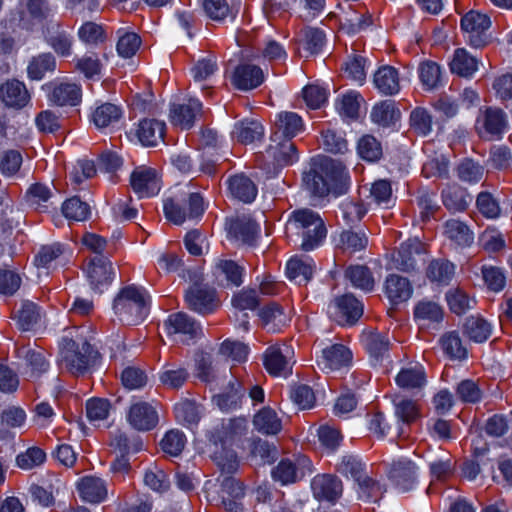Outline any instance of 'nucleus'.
I'll return each mask as SVG.
<instances>
[{"mask_svg": "<svg viewBox=\"0 0 512 512\" xmlns=\"http://www.w3.org/2000/svg\"><path fill=\"white\" fill-rule=\"evenodd\" d=\"M62 212L69 220L85 221L90 215V207L78 197H72L63 203Z\"/></svg>", "mask_w": 512, "mask_h": 512, "instance_id": "680f3d73", "label": "nucleus"}, {"mask_svg": "<svg viewBox=\"0 0 512 512\" xmlns=\"http://www.w3.org/2000/svg\"><path fill=\"white\" fill-rule=\"evenodd\" d=\"M18 357L23 358L26 362L29 371L26 373L31 378L39 377L45 373L49 368V363L41 351H36L30 348L22 347L17 351Z\"/></svg>", "mask_w": 512, "mask_h": 512, "instance_id": "58836bf2", "label": "nucleus"}, {"mask_svg": "<svg viewBox=\"0 0 512 512\" xmlns=\"http://www.w3.org/2000/svg\"><path fill=\"white\" fill-rule=\"evenodd\" d=\"M126 419L130 426L138 431H149L158 423L156 409L147 402L138 401L129 407Z\"/></svg>", "mask_w": 512, "mask_h": 512, "instance_id": "ddd939ff", "label": "nucleus"}, {"mask_svg": "<svg viewBox=\"0 0 512 512\" xmlns=\"http://www.w3.org/2000/svg\"><path fill=\"white\" fill-rule=\"evenodd\" d=\"M204 212V201L199 193L182 192L164 201L166 218L176 225L195 219Z\"/></svg>", "mask_w": 512, "mask_h": 512, "instance_id": "39448f33", "label": "nucleus"}, {"mask_svg": "<svg viewBox=\"0 0 512 512\" xmlns=\"http://www.w3.org/2000/svg\"><path fill=\"white\" fill-rule=\"evenodd\" d=\"M345 277L351 282L353 287L365 292L372 291L375 285V280L371 271L364 265L348 267L345 271Z\"/></svg>", "mask_w": 512, "mask_h": 512, "instance_id": "a19ab883", "label": "nucleus"}, {"mask_svg": "<svg viewBox=\"0 0 512 512\" xmlns=\"http://www.w3.org/2000/svg\"><path fill=\"white\" fill-rule=\"evenodd\" d=\"M414 316L423 323L440 322L443 319V310L436 302L423 300L415 306Z\"/></svg>", "mask_w": 512, "mask_h": 512, "instance_id": "13d9d810", "label": "nucleus"}, {"mask_svg": "<svg viewBox=\"0 0 512 512\" xmlns=\"http://www.w3.org/2000/svg\"><path fill=\"white\" fill-rule=\"evenodd\" d=\"M490 26L489 16L477 11H470L461 19V28L466 34L468 43L474 48H481L489 43Z\"/></svg>", "mask_w": 512, "mask_h": 512, "instance_id": "423d86ee", "label": "nucleus"}, {"mask_svg": "<svg viewBox=\"0 0 512 512\" xmlns=\"http://www.w3.org/2000/svg\"><path fill=\"white\" fill-rule=\"evenodd\" d=\"M315 269L314 262L311 259L291 258L287 262V277L295 283L301 285L306 284L313 275Z\"/></svg>", "mask_w": 512, "mask_h": 512, "instance_id": "c9c22d12", "label": "nucleus"}, {"mask_svg": "<svg viewBox=\"0 0 512 512\" xmlns=\"http://www.w3.org/2000/svg\"><path fill=\"white\" fill-rule=\"evenodd\" d=\"M202 7L206 16L217 22L233 21L238 13L232 0H202Z\"/></svg>", "mask_w": 512, "mask_h": 512, "instance_id": "393cba45", "label": "nucleus"}, {"mask_svg": "<svg viewBox=\"0 0 512 512\" xmlns=\"http://www.w3.org/2000/svg\"><path fill=\"white\" fill-rule=\"evenodd\" d=\"M395 381L402 389H421L426 384L425 370L420 364L404 367L396 375Z\"/></svg>", "mask_w": 512, "mask_h": 512, "instance_id": "7c9ffc66", "label": "nucleus"}, {"mask_svg": "<svg viewBox=\"0 0 512 512\" xmlns=\"http://www.w3.org/2000/svg\"><path fill=\"white\" fill-rule=\"evenodd\" d=\"M456 171L458 178L466 183H477L484 175V167L469 158L462 160Z\"/></svg>", "mask_w": 512, "mask_h": 512, "instance_id": "bf43d9fd", "label": "nucleus"}, {"mask_svg": "<svg viewBox=\"0 0 512 512\" xmlns=\"http://www.w3.org/2000/svg\"><path fill=\"white\" fill-rule=\"evenodd\" d=\"M446 300L450 310L458 315L471 309L475 303L473 298L469 297L465 291L459 288L448 291Z\"/></svg>", "mask_w": 512, "mask_h": 512, "instance_id": "0e129e2a", "label": "nucleus"}, {"mask_svg": "<svg viewBox=\"0 0 512 512\" xmlns=\"http://www.w3.org/2000/svg\"><path fill=\"white\" fill-rule=\"evenodd\" d=\"M443 205L452 212H463L472 202V196L466 189L454 184L442 191Z\"/></svg>", "mask_w": 512, "mask_h": 512, "instance_id": "bb28decb", "label": "nucleus"}, {"mask_svg": "<svg viewBox=\"0 0 512 512\" xmlns=\"http://www.w3.org/2000/svg\"><path fill=\"white\" fill-rule=\"evenodd\" d=\"M294 350L286 344H276L269 347L264 355V365L274 376L286 377L291 373Z\"/></svg>", "mask_w": 512, "mask_h": 512, "instance_id": "6e6552de", "label": "nucleus"}, {"mask_svg": "<svg viewBox=\"0 0 512 512\" xmlns=\"http://www.w3.org/2000/svg\"><path fill=\"white\" fill-rule=\"evenodd\" d=\"M201 109L202 104L197 99H189L187 104H173L170 109L171 123L181 129H189Z\"/></svg>", "mask_w": 512, "mask_h": 512, "instance_id": "a211bd4d", "label": "nucleus"}, {"mask_svg": "<svg viewBox=\"0 0 512 512\" xmlns=\"http://www.w3.org/2000/svg\"><path fill=\"white\" fill-rule=\"evenodd\" d=\"M81 99V88L75 83H60L54 86L50 100L59 106L77 105Z\"/></svg>", "mask_w": 512, "mask_h": 512, "instance_id": "e433bc0d", "label": "nucleus"}, {"mask_svg": "<svg viewBox=\"0 0 512 512\" xmlns=\"http://www.w3.org/2000/svg\"><path fill=\"white\" fill-rule=\"evenodd\" d=\"M228 188L234 198L244 203H251L257 195L256 185L244 174L230 177L228 179Z\"/></svg>", "mask_w": 512, "mask_h": 512, "instance_id": "c756f323", "label": "nucleus"}, {"mask_svg": "<svg viewBox=\"0 0 512 512\" xmlns=\"http://www.w3.org/2000/svg\"><path fill=\"white\" fill-rule=\"evenodd\" d=\"M77 489L82 500L93 504L104 501L107 496L105 482L94 476L82 478L77 484Z\"/></svg>", "mask_w": 512, "mask_h": 512, "instance_id": "b1692460", "label": "nucleus"}, {"mask_svg": "<svg viewBox=\"0 0 512 512\" xmlns=\"http://www.w3.org/2000/svg\"><path fill=\"white\" fill-rule=\"evenodd\" d=\"M416 467L411 461H399L390 470V478L401 491H408L415 482Z\"/></svg>", "mask_w": 512, "mask_h": 512, "instance_id": "473e14b6", "label": "nucleus"}, {"mask_svg": "<svg viewBox=\"0 0 512 512\" xmlns=\"http://www.w3.org/2000/svg\"><path fill=\"white\" fill-rule=\"evenodd\" d=\"M165 123L156 119H143L138 124L137 137L145 146H156L163 141Z\"/></svg>", "mask_w": 512, "mask_h": 512, "instance_id": "a878e982", "label": "nucleus"}, {"mask_svg": "<svg viewBox=\"0 0 512 512\" xmlns=\"http://www.w3.org/2000/svg\"><path fill=\"white\" fill-rule=\"evenodd\" d=\"M475 128L482 138L491 139L500 136L508 128L506 113L497 107H487L480 110Z\"/></svg>", "mask_w": 512, "mask_h": 512, "instance_id": "0eeeda50", "label": "nucleus"}, {"mask_svg": "<svg viewBox=\"0 0 512 512\" xmlns=\"http://www.w3.org/2000/svg\"><path fill=\"white\" fill-rule=\"evenodd\" d=\"M264 80L260 67L252 64L239 65L233 74L232 84L240 90H250L258 87Z\"/></svg>", "mask_w": 512, "mask_h": 512, "instance_id": "aec40b11", "label": "nucleus"}, {"mask_svg": "<svg viewBox=\"0 0 512 512\" xmlns=\"http://www.w3.org/2000/svg\"><path fill=\"white\" fill-rule=\"evenodd\" d=\"M150 296L147 291L136 285L123 287L116 295L113 310L120 322L137 325L144 321L149 313Z\"/></svg>", "mask_w": 512, "mask_h": 512, "instance_id": "7ed1b4c3", "label": "nucleus"}, {"mask_svg": "<svg viewBox=\"0 0 512 512\" xmlns=\"http://www.w3.org/2000/svg\"><path fill=\"white\" fill-rule=\"evenodd\" d=\"M335 306L339 313L351 323H354L363 314L362 304L351 294L337 298Z\"/></svg>", "mask_w": 512, "mask_h": 512, "instance_id": "09e8293b", "label": "nucleus"}, {"mask_svg": "<svg viewBox=\"0 0 512 512\" xmlns=\"http://www.w3.org/2000/svg\"><path fill=\"white\" fill-rule=\"evenodd\" d=\"M17 323L21 330L32 329L41 319V311L33 302H24L16 314Z\"/></svg>", "mask_w": 512, "mask_h": 512, "instance_id": "864d4df0", "label": "nucleus"}, {"mask_svg": "<svg viewBox=\"0 0 512 512\" xmlns=\"http://www.w3.org/2000/svg\"><path fill=\"white\" fill-rule=\"evenodd\" d=\"M360 101V94L350 91L337 98L336 109L342 117L355 119L358 117Z\"/></svg>", "mask_w": 512, "mask_h": 512, "instance_id": "3c124183", "label": "nucleus"}, {"mask_svg": "<svg viewBox=\"0 0 512 512\" xmlns=\"http://www.w3.org/2000/svg\"><path fill=\"white\" fill-rule=\"evenodd\" d=\"M357 150L360 157L368 162H376L382 156V146L380 142L371 135H365L360 138Z\"/></svg>", "mask_w": 512, "mask_h": 512, "instance_id": "052dcab7", "label": "nucleus"}, {"mask_svg": "<svg viewBox=\"0 0 512 512\" xmlns=\"http://www.w3.org/2000/svg\"><path fill=\"white\" fill-rule=\"evenodd\" d=\"M275 127L276 131L274 134L280 136L281 139L291 140L303 131L304 124L302 118L297 113L285 111L278 114Z\"/></svg>", "mask_w": 512, "mask_h": 512, "instance_id": "cd10ccee", "label": "nucleus"}, {"mask_svg": "<svg viewBox=\"0 0 512 512\" xmlns=\"http://www.w3.org/2000/svg\"><path fill=\"white\" fill-rule=\"evenodd\" d=\"M186 445V437L179 430L168 431L161 441L164 453L176 457L181 454Z\"/></svg>", "mask_w": 512, "mask_h": 512, "instance_id": "338daca9", "label": "nucleus"}, {"mask_svg": "<svg viewBox=\"0 0 512 512\" xmlns=\"http://www.w3.org/2000/svg\"><path fill=\"white\" fill-rule=\"evenodd\" d=\"M368 245V238L362 231L345 230L340 234L339 247L348 253H355L365 249Z\"/></svg>", "mask_w": 512, "mask_h": 512, "instance_id": "5fc2aeb1", "label": "nucleus"}, {"mask_svg": "<svg viewBox=\"0 0 512 512\" xmlns=\"http://www.w3.org/2000/svg\"><path fill=\"white\" fill-rule=\"evenodd\" d=\"M444 353L451 359L462 360L467 357V350L456 332H448L440 339Z\"/></svg>", "mask_w": 512, "mask_h": 512, "instance_id": "6e6d98bb", "label": "nucleus"}, {"mask_svg": "<svg viewBox=\"0 0 512 512\" xmlns=\"http://www.w3.org/2000/svg\"><path fill=\"white\" fill-rule=\"evenodd\" d=\"M351 361V351L342 344H333L322 349L321 355L317 357L318 366L327 372L347 367Z\"/></svg>", "mask_w": 512, "mask_h": 512, "instance_id": "4468645a", "label": "nucleus"}, {"mask_svg": "<svg viewBox=\"0 0 512 512\" xmlns=\"http://www.w3.org/2000/svg\"><path fill=\"white\" fill-rule=\"evenodd\" d=\"M227 230L236 240L244 244L252 245L259 234V225L248 216H240L231 219L228 223Z\"/></svg>", "mask_w": 512, "mask_h": 512, "instance_id": "6ab92c4d", "label": "nucleus"}, {"mask_svg": "<svg viewBox=\"0 0 512 512\" xmlns=\"http://www.w3.org/2000/svg\"><path fill=\"white\" fill-rule=\"evenodd\" d=\"M361 341L366 351L375 362H379L388 354L390 340L385 333L365 330L361 335Z\"/></svg>", "mask_w": 512, "mask_h": 512, "instance_id": "4be33fe9", "label": "nucleus"}, {"mask_svg": "<svg viewBox=\"0 0 512 512\" xmlns=\"http://www.w3.org/2000/svg\"><path fill=\"white\" fill-rule=\"evenodd\" d=\"M303 186L312 195L325 197L330 193L339 196L348 191L350 177L346 167L328 157L316 159L311 169L303 174Z\"/></svg>", "mask_w": 512, "mask_h": 512, "instance_id": "f257e3e1", "label": "nucleus"}, {"mask_svg": "<svg viewBox=\"0 0 512 512\" xmlns=\"http://www.w3.org/2000/svg\"><path fill=\"white\" fill-rule=\"evenodd\" d=\"M400 116L399 110L396 108L394 101L384 100L372 108L371 120L383 127H388L398 120Z\"/></svg>", "mask_w": 512, "mask_h": 512, "instance_id": "ea45409f", "label": "nucleus"}, {"mask_svg": "<svg viewBox=\"0 0 512 512\" xmlns=\"http://www.w3.org/2000/svg\"><path fill=\"white\" fill-rule=\"evenodd\" d=\"M185 302L191 310L201 315L214 312L219 305L216 291L202 284H194L188 288L185 293Z\"/></svg>", "mask_w": 512, "mask_h": 512, "instance_id": "1a4fd4ad", "label": "nucleus"}, {"mask_svg": "<svg viewBox=\"0 0 512 512\" xmlns=\"http://www.w3.org/2000/svg\"><path fill=\"white\" fill-rule=\"evenodd\" d=\"M227 391L214 396L217 406L223 411L236 409L240 406L245 395V390L236 378H233L227 387Z\"/></svg>", "mask_w": 512, "mask_h": 512, "instance_id": "f704fd0d", "label": "nucleus"}, {"mask_svg": "<svg viewBox=\"0 0 512 512\" xmlns=\"http://www.w3.org/2000/svg\"><path fill=\"white\" fill-rule=\"evenodd\" d=\"M254 428L265 435H276L282 429V421L275 410L264 407L255 414L253 419Z\"/></svg>", "mask_w": 512, "mask_h": 512, "instance_id": "2f4dec72", "label": "nucleus"}, {"mask_svg": "<svg viewBox=\"0 0 512 512\" xmlns=\"http://www.w3.org/2000/svg\"><path fill=\"white\" fill-rule=\"evenodd\" d=\"M426 274L431 282L447 285L455 275V265L446 259H434L429 263Z\"/></svg>", "mask_w": 512, "mask_h": 512, "instance_id": "4c0bfd02", "label": "nucleus"}, {"mask_svg": "<svg viewBox=\"0 0 512 512\" xmlns=\"http://www.w3.org/2000/svg\"><path fill=\"white\" fill-rule=\"evenodd\" d=\"M413 289L407 278L391 274L385 282V293L388 299L394 303L407 301L412 295Z\"/></svg>", "mask_w": 512, "mask_h": 512, "instance_id": "c85d7f7f", "label": "nucleus"}, {"mask_svg": "<svg viewBox=\"0 0 512 512\" xmlns=\"http://www.w3.org/2000/svg\"><path fill=\"white\" fill-rule=\"evenodd\" d=\"M340 211L345 224L352 226L361 221L367 209L364 207L363 203L359 201L345 199L340 204Z\"/></svg>", "mask_w": 512, "mask_h": 512, "instance_id": "e2e57ef3", "label": "nucleus"}, {"mask_svg": "<svg viewBox=\"0 0 512 512\" xmlns=\"http://www.w3.org/2000/svg\"><path fill=\"white\" fill-rule=\"evenodd\" d=\"M373 83L379 93L391 96L400 91V78L396 68L384 65L378 68L373 75Z\"/></svg>", "mask_w": 512, "mask_h": 512, "instance_id": "412c9836", "label": "nucleus"}, {"mask_svg": "<svg viewBox=\"0 0 512 512\" xmlns=\"http://www.w3.org/2000/svg\"><path fill=\"white\" fill-rule=\"evenodd\" d=\"M259 316L265 327L271 331H277L284 326L288 318L283 312L282 308L276 304L271 303L259 311Z\"/></svg>", "mask_w": 512, "mask_h": 512, "instance_id": "de8ad7c7", "label": "nucleus"}, {"mask_svg": "<svg viewBox=\"0 0 512 512\" xmlns=\"http://www.w3.org/2000/svg\"><path fill=\"white\" fill-rule=\"evenodd\" d=\"M168 334H182L192 340L202 336V327L184 312L171 314L164 323Z\"/></svg>", "mask_w": 512, "mask_h": 512, "instance_id": "dca6fc26", "label": "nucleus"}, {"mask_svg": "<svg viewBox=\"0 0 512 512\" xmlns=\"http://www.w3.org/2000/svg\"><path fill=\"white\" fill-rule=\"evenodd\" d=\"M96 352L86 340L64 338L61 343L58 364L62 370L79 376L86 373L96 357Z\"/></svg>", "mask_w": 512, "mask_h": 512, "instance_id": "20e7f679", "label": "nucleus"}, {"mask_svg": "<svg viewBox=\"0 0 512 512\" xmlns=\"http://www.w3.org/2000/svg\"><path fill=\"white\" fill-rule=\"evenodd\" d=\"M337 471L343 476L357 481L366 474V465L356 455H344L337 465Z\"/></svg>", "mask_w": 512, "mask_h": 512, "instance_id": "8fccbe9b", "label": "nucleus"}, {"mask_svg": "<svg viewBox=\"0 0 512 512\" xmlns=\"http://www.w3.org/2000/svg\"><path fill=\"white\" fill-rule=\"evenodd\" d=\"M444 234L459 247L470 246L474 239L470 228L458 219H450L445 222Z\"/></svg>", "mask_w": 512, "mask_h": 512, "instance_id": "72a5a7b5", "label": "nucleus"}, {"mask_svg": "<svg viewBox=\"0 0 512 512\" xmlns=\"http://www.w3.org/2000/svg\"><path fill=\"white\" fill-rule=\"evenodd\" d=\"M264 158L268 165L272 164L274 167L291 165L298 159L297 149L291 140L281 139L277 134H273Z\"/></svg>", "mask_w": 512, "mask_h": 512, "instance_id": "9d476101", "label": "nucleus"}, {"mask_svg": "<svg viewBox=\"0 0 512 512\" xmlns=\"http://www.w3.org/2000/svg\"><path fill=\"white\" fill-rule=\"evenodd\" d=\"M133 191L140 197H151L160 191V180L155 169L140 166L134 169L130 177Z\"/></svg>", "mask_w": 512, "mask_h": 512, "instance_id": "f8f14e48", "label": "nucleus"}, {"mask_svg": "<svg viewBox=\"0 0 512 512\" xmlns=\"http://www.w3.org/2000/svg\"><path fill=\"white\" fill-rule=\"evenodd\" d=\"M317 435L320 444L329 452H334L343 440L340 430L327 424L318 428Z\"/></svg>", "mask_w": 512, "mask_h": 512, "instance_id": "774afa93", "label": "nucleus"}, {"mask_svg": "<svg viewBox=\"0 0 512 512\" xmlns=\"http://www.w3.org/2000/svg\"><path fill=\"white\" fill-rule=\"evenodd\" d=\"M418 247L411 243H403L393 255L392 267L401 271H411L416 267L415 254Z\"/></svg>", "mask_w": 512, "mask_h": 512, "instance_id": "a18cd8bd", "label": "nucleus"}, {"mask_svg": "<svg viewBox=\"0 0 512 512\" xmlns=\"http://www.w3.org/2000/svg\"><path fill=\"white\" fill-rule=\"evenodd\" d=\"M56 61L52 54L44 53L34 57L28 67V77L32 80H41L46 72L54 71Z\"/></svg>", "mask_w": 512, "mask_h": 512, "instance_id": "49530a36", "label": "nucleus"}, {"mask_svg": "<svg viewBox=\"0 0 512 512\" xmlns=\"http://www.w3.org/2000/svg\"><path fill=\"white\" fill-rule=\"evenodd\" d=\"M395 415L402 424H411L420 417V407L416 401L401 398L394 400Z\"/></svg>", "mask_w": 512, "mask_h": 512, "instance_id": "603ef678", "label": "nucleus"}, {"mask_svg": "<svg viewBox=\"0 0 512 512\" xmlns=\"http://www.w3.org/2000/svg\"><path fill=\"white\" fill-rule=\"evenodd\" d=\"M311 489L316 499L335 502L342 494V482L335 476L317 475L311 482Z\"/></svg>", "mask_w": 512, "mask_h": 512, "instance_id": "f3484780", "label": "nucleus"}, {"mask_svg": "<svg viewBox=\"0 0 512 512\" xmlns=\"http://www.w3.org/2000/svg\"><path fill=\"white\" fill-rule=\"evenodd\" d=\"M370 197L379 206L389 208L394 204L391 184L387 180H378L372 184Z\"/></svg>", "mask_w": 512, "mask_h": 512, "instance_id": "69168bd1", "label": "nucleus"}, {"mask_svg": "<svg viewBox=\"0 0 512 512\" xmlns=\"http://www.w3.org/2000/svg\"><path fill=\"white\" fill-rule=\"evenodd\" d=\"M285 233L289 242L301 243V249L309 252L324 242L327 229L317 212L303 208L290 214L286 222Z\"/></svg>", "mask_w": 512, "mask_h": 512, "instance_id": "f03ea898", "label": "nucleus"}, {"mask_svg": "<svg viewBox=\"0 0 512 512\" xmlns=\"http://www.w3.org/2000/svg\"><path fill=\"white\" fill-rule=\"evenodd\" d=\"M0 100L6 107L19 110L29 104L31 96L23 82L13 79L0 86Z\"/></svg>", "mask_w": 512, "mask_h": 512, "instance_id": "2eb2a0df", "label": "nucleus"}, {"mask_svg": "<svg viewBox=\"0 0 512 512\" xmlns=\"http://www.w3.org/2000/svg\"><path fill=\"white\" fill-rule=\"evenodd\" d=\"M449 68L453 74L463 78H471L479 68V60L466 49L458 48L453 53Z\"/></svg>", "mask_w": 512, "mask_h": 512, "instance_id": "5701e85b", "label": "nucleus"}, {"mask_svg": "<svg viewBox=\"0 0 512 512\" xmlns=\"http://www.w3.org/2000/svg\"><path fill=\"white\" fill-rule=\"evenodd\" d=\"M264 134L263 126L257 121H242L237 123L232 132L233 137L242 144H250L260 139Z\"/></svg>", "mask_w": 512, "mask_h": 512, "instance_id": "37998d69", "label": "nucleus"}, {"mask_svg": "<svg viewBox=\"0 0 512 512\" xmlns=\"http://www.w3.org/2000/svg\"><path fill=\"white\" fill-rule=\"evenodd\" d=\"M122 117V110L112 103H104L98 106L92 114V120L98 128L113 126Z\"/></svg>", "mask_w": 512, "mask_h": 512, "instance_id": "c03bdc74", "label": "nucleus"}, {"mask_svg": "<svg viewBox=\"0 0 512 512\" xmlns=\"http://www.w3.org/2000/svg\"><path fill=\"white\" fill-rule=\"evenodd\" d=\"M85 272L92 289L99 292L107 288L114 277L112 263L103 255L93 257L88 263Z\"/></svg>", "mask_w": 512, "mask_h": 512, "instance_id": "9b49d317", "label": "nucleus"}, {"mask_svg": "<svg viewBox=\"0 0 512 512\" xmlns=\"http://www.w3.org/2000/svg\"><path fill=\"white\" fill-rule=\"evenodd\" d=\"M272 477L275 481L283 485L295 483L303 477L297 466L290 460H282L272 471Z\"/></svg>", "mask_w": 512, "mask_h": 512, "instance_id": "4d7b16f0", "label": "nucleus"}, {"mask_svg": "<svg viewBox=\"0 0 512 512\" xmlns=\"http://www.w3.org/2000/svg\"><path fill=\"white\" fill-rule=\"evenodd\" d=\"M491 325L483 318L470 316L464 324V334L476 343L485 342L491 335Z\"/></svg>", "mask_w": 512, "mask_h": 512, "instance_id": "79ce46f5", "label": "nucleus"}]
</instances>
